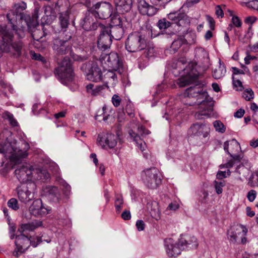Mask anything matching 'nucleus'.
Here are the masks:
<instances>
[{
  "label": "nucleus",
  "mask_w": 258,
  "mask_h": 258,
  "mask_svg": "<svg viewBox=\"0 0 258 258\" xmlns=\"http://www.w3.org/2000/svg\"><path fill=\"white\" fill-rule=\"evenodd\" d=\"M202 87L196 85L186 89L185 94L189 97L196 98V103L199 105V110L196 114L198 118H202V116H209L211 107L208 101V95L207 92Z\"/></svg>",
  "instance_id": "obj_1"
},
{
  "label": "nucleus",
  "mask_w": 258,
  "mask_h": 258,
  "mask_svg": "<svg viewBox=\"0 0 258 258\" xmlns=\"http://www.w3.org/2000/svg\"><path fill=\"white\" fill-rule=\"evenodd\" d=\"M93 7L95 11L89 13L84 18V24L83 25V27L85 30H89L94 29L95 25L98 24V23L93 22V20H90L93 16L95 17H98L101 19H105L111 16V5L109 3L105 2L98 3Z\"/></svg>",
  "instance_id": "obj_2"
},
{
  "label": "nucleus",
  "mask_w": 258,
  "mask_h": 258,
  "mask_svg": "<svg viewBox=\"0 0 258 258\" xmlns=\"http://www.w3.org/2000/svg\"><path fill=\"white\" fill-rule=\"evenodd\" d=\"M3 44H0V50L11 53L16 57L22 54L24 44L20 40L15 41V35L9 31H5L2 34Z\"/></svg>",
  "instance_id": "obj_3"
},
{
  "label": "nucleus",
  "mask_w": 258,
  "mask_h": 258,
  "mask_svg": "<svg viewBox=\"0 0 258 258\" xmlns=\"http://www.w3.org/2000/svg\"><path fill=\"white\" fill-rule=\"evenodd\" d=\"M41 242V238L39 237H33L26 236L22 234L16 236L15 240L16 248L13 251V255L18 257L20 254L24 253L30 245L33 247H36Z\"/></svg>",
  "instance_id": "obj_4"
},
{
  "label": "nucleus",
  "mask_w": 258,
  "mask_h": 258,
  "mask_svg": "<svg viewBox=\"0 0 258 258\" xmlns=\"http://www.w3.org/2000/svg\"><path fill=\"white\" fill-rule=\"evenodd\" d=\"M58 64V67L55 70V73L58 79L64 83L72 81L74 79V73L69 58L65 57Z\"/></svg>",
  "instance_id": "obj_5"
},
{
  "label": "nucleus",
  "mask_w": 258,
  "mask_h": 258,
  "mask_svg": "<svg viewBox=\"0 0 258 258\" xmlns=\"http://www.w3.org/2000/svg\"><path fill=\"white\" fill-rule=\"evenodd\" d=\"M0 153L3 154L5 157H9L11 162L15 164H18L22 159L26 158L28 156L26 151L14 149L9 143L0 145Z\"/></svg>",
  "instance_id": "obj_6"
},
{
  "label": "nucleus",
  "mask_w": 258,
  "mask_h": 258,
  "mask_svg": "<svg viewBox=\"0 0 258 258\" xmlns=\"http://www.w3.org/2000/svg\"><path fill=\"white\" fill-rule=\"evenodd\" d=\"M186 240L181 237L178 241L172 238H167L165 240L166 253L170 257H175L180 254L182 250L185 249Z\"/></svg>",
  "instance_id": "obj_7"
},
{
  "label": "nucleus",
  "mask_w": 258,
  "mask_h": 258,
  "mask_svg": "<svg viewBox=\"0 0 258 258\" xmlns=\"http://www.w3.org/2000/svg\"><path fill=\"white\" fill-rule=\"evenodd\" d=\"M146 41L139 32L131 34L125 42V48L129 52H137L144 49L146 47Z\"/></svg>",
  "instance_id": "obj_8"
},
{
  "label": "nucleus",
  "mask_w": 258,
  "mask_h": 258,
  "mask_svg": "<svg viewBox=\"0 0 258 258\" xmlns=\"http://www.w3.org/2000/svg\"><path fill=\"white\" fill-rule=\"evenodd\" d=\"M158 170L155 167L144 170L142 174V179L144 183L149 188H156L161 183L158 176Z\"/></svg>",
  "instance_id": "obj_9"
},
{
  "label": "nucleus",
  "mask_w": 258,
  "mask_h": 258,
  "mask_svg": "<svg viewBox=\"0 0 258 258\" xmlns=\"http://www.w3.org/2000/svg\"><path fill=\"white\" fill-rule=\"evenodd\" d=\"M247 232L248 229L245 226L237 224L231 228L229 233L230 240L233 242L244 244L247 242L246 236Z\"/></svg>",
  "instance_id": "obj_10"
},
{
  "label": "nucleus",
  "mask_w": 258,
  "mask_h": 258,
  "mask_svg": "<svg viewBox=\"0 0 258 258\" xmlns=\"http://www.w3.org/2000/svg\"><path fill=\"white\" fill-rule=\"evenodd\" d=\"M98 27L100 28L101 32L98 39V47L101 49L106 50L110 47L112 43L111 30L110 28L100 23H98Z\"/></svg>",
  "instance_id": "obj_11"
},
{
  "label": "nucleus",
  "mask_w": 258,
  "mask_h": 258,
  "mask_svg": "<svg viewBox=\"0 0 258 258\" xmlns=\"http://www.w3.org/2000/svg\"><path fill=\"white\" fill-rule=\"evenodd\" d=\"M210 132V126L203 123L197 122L192 124L188 130V136L192 137L207 138Z\"/></svg>",
  "instance_id": "obj_12"
},
{
  "label": "nucleus",
  "mask_w": 258,
  "mask_h": 258,
  "mask_svg": "<svg viewBox=\"0 0 258 258\" xmlns=\"http://www.w3.org/2000/svg\"><path fill=\"white\" fill-rule=\"evenodd\" d=\"M224 149L235 161L239 162L243 158L242 154H237L240 151L241 148L239 143L235 139L225 142Z\"/></svg>",
  "instance_id": "obj_13"
},
{
  "label": "nucleus",
  "mask_w": 258,
  "mask_h": 258,
  "mask_svg": "<svg viewBox=\"0 0 258 258\" xmlns=\"http://www.w3.org/2000/svg\"><path fill=\"white\" fill-rule=\"evenodd\" d=\"M102 72L97 62H89L86 64V78L93 82H99L102 79Z\"/></svg>",
  "instance_id": "obj_14"
},
{
  "label": "nucleus",
  "mask_w": 258,
  "mask_h": 258,
  "mask_svg": "<svg viewBox=\"0 0 258 258\" xmlns=\"http://www.w3.org/2000/svg\"><path fill=\"white\" fill-rule=\"evenodd\" d=\"M29 210L31 214L35 216H42L47 214L50 209L45 207L43 205L41 200L37 199L33 202L29 208Z\"/></svg>",
  "instance_id": "obj_15"
},
{
  "label": "nucleus",
  "mask_w": 258,
  "mask_h": 258,
  "mask_svg": "<svg viewBox=\"0 0 258 258\" xmlns=\"http://www.w3.org/2000/svg\"><path fill=\"white\" fill-rule=\"evenodd\" d=\"M117 137L112 134L98 136V142L103 148H113L117 144Z\"/></svg>",
  "instance_id": "obj_16"
},
{
  "label": "nucleus",
  "mask_w": 258,
  "mask_h": 258,
  "mask_svg": "<svg viewBox=\"0 0 258 258\" xmlns=\"http://www.w3.org/2000/svg\"><path fill=\"white\" fill-rule=\"evenodd\" d=\"M138 9L141 14L149 16L154 15L157 12L156 8L150 5L145 0H138Z\"/></svg>",
  "instance_id": "obj_17"
},
{
  "label": "nucleus",
  "mask_w": 258,
  "mask_h": 258,
  "mask_svg": "<svg viewBox=\"0 0 258 258\" xmlns=\"http://www.w3.org/2000/svg\"><path fill=\"white\" fill-rule=\"evenodd\" d=\"M31 171L30 180H45L49 178V174L46 170L40 168L36 165H31Z\"/></svg>",
  "instance_id": "obj_18"
},
{
  "label": "nucleus",
  "mask_w": 258,
  "mask_h": 258,
  "mask_svg": "<svg viewBox=\"0 0 258 258\" xmlns=\"http://www.w3.org/2000/svg\"><path fill=\"white\" fill-rule=\"evenodd\" d=\"M53 49L58 54H63L71 52V47L67 41H62L56 38L53 40Z\"/></svg>",
  "instance_id": "obj_19"
},
{
  "label": "nucleus",
  "mask_w": 258,
  "mask_h": 258,
  "mask_svg": "<svg viewBox=\"0 0 258 258\" xmlns=\"http://www.w3.org/2000/svg\"><path fill=\"white\" fill-rule=\"evenodd\" d=\"M31 165H23L19 169H17L15 172L19 180L25 182L30 180L31 176Z\"/></svg>",
  "instance_id": "obj_20"
},
{
  "label": "nucleus",
  "mask_w": 258,
  "mask_h": 258,
  "mask_svg": "<svg viewBox=\"0 0 258 258\" xmlns=\"http://www.w3.org/2000/svg\"><path fill=\"white\" fill-rule=\"evenodd\" d=\"M198 75L190 73L186 76L179 78L177 84L180 87H183L190 84L196 83L198 79Z\"/></svg>",
  "instance_id": "obj_21"
},
{
  "label": "nucleus",
  "mask_w": 258,
  "mask_h": 258,
  "mask_svg": "<svg viewBox=\"0 0 258 258\" xmlns=\"http://www.w3.org/2000/svg\"><path fill=\"white\" fill-rule=\"evenodd\" d=\"M114 3L117 11L121 13L128 12L132 4V0H114Z\"/></svg>",
  "instance_id": "obj_22"
},
{
  "label": "nucleus",
  "mask_w": 258,
  "mask_h": 258,
  "mask_svg": "<svg viewBox=\"0 0 258 258\" xmlns=\"http://www.w3.org/2000/svg\"><path fill=\"white\" fill-rule=\"evenodd\" d=\"M168 17L169 19L179 26H184L186 24V16L183 13H170Z\"/></svg>",
  "instance_id": "obj_23"
},
{
  "label": "nucleus",
  "mask_w": 258,
  "mask_h": 258,
  "mask_svg": "<svg viewBox=\"0 0 258 258\" xmlns=\"http://www.w3.org/2000/svg\"><path fill=\"white\" fill-rule=\"evenodd\" d=\"M17 194L19 200L24 203H27L33 198L31 191L26 187L19 188Z\"/></svg>",
  "instance_id": "obj_24"
},
{
  "label": "nucleus",
  "mask_w": 258,
  "mask_h": 258,
  "mask_svg": "<svg viewBox=\"0 0 258 258\" xmlns=\"http://www.w3.org/2000/svg\"><path fill=\"white\" fill-rule=\"evenodd\" d=\"M106 87H107L106 85H95L90 83L86 86V89L88 94L92 96H96L99 94Z\"/></svg>",
  "instance_id": "obj_25"
},
{
  "label": "nucleus",
  "mask_w": 258,
  "mask_h": 258,
  "mask_svg": "<svg viewBox=\"0 0 258 258\" xmlns=\"http://www.w3.org/2000/svg\"><path fill=\"white\" fill-rule=\"evenodd\" d=\"M102 58L104 60L106 59L108 63V65L110 67H115L118 64V56L116 53L111 52L108 54H105L104 56L102 57Z\"/></svg>",
  "instance_id": "obj_26"
},
{
  "label": "nucleus",
  "mask_w": 258,
  "mask_h": 258,
  "mask_svg": "<svg viewBox=\"0 0 258 258\" xmlns=\"http://www.w3.org/2000/svg\"><path fill=\"white\" fill-rule=\"evenodd\" d=\"M130 136L134 139V141L136 143L138 147L142 151H144L145 149L146 144L141 139L140 136L134 133L132 130L129 131Z\"/></svg>",
  "instance_id": "obj_27"
},
{
  "label": "nucleus",
  "mask_w": 258,
  "mask_h": 258,
  "mask_svg": "<svg viewBox=\"0 0 258 258\" xmlns=\"http://www.w3.org/2000/svg\"><path fill=\"white\" fill-rule=\"evenodd\" d=\"M37 226L33 223L23 224L18 228V231L21 234L26 233L28 231H32L34 230Z\"/></svg>",
  "instance_id": "obj_28"
},
{
  "label": "nucleus",
  "mask_w": 258,
  "mask_h": 258,
  "mask_svg": "<svg viewBox=\"0 0 258 258\" xmlns=\"http://www.w3.org/2000/svg\"><path fill=\"white\" fill-rule=\"evenodd\" d=\"M69 12L67 10L64 13H61L59 16V21L62 28H66L69 24Z\"/></svg>",
  "instance_id": "obj_29"
},
{
  "label": "nucleus",
  "mask_w": 258,
  "mask_h": 258,
  "mask_svg": "<svg viewBox=\"0 0 258 258\" xmlns=\"http://www.w3.org/2000/svg\"><path fill=\"white\" fill-rule=\"evenodd\" d=\"M226 72L223 67H219L213 71L212 75L215 79H219L225 75Z\"/></svg>",
  "instance_id": "obj_30"
},
{
  "label": "nucleus",
  "mask_w": 258,
  "mask_h": 258,
  "mask_svg": "<svg viewBox=\"0 0 258 258\" xmlns=\"http://www.w3.org/2000/svg\"><path fill=\"white\" fill-rule=\"evenodd\" d=\"M186 41L184 38L182 36H180L172 42L171 44V48L173 50H176L179 47H180L182 45L186 43Z\"/></svg>",
  "instance_id": "obj_31"
},
{
  "label": "nucleus",
  "mask_w": 258,
  "mask_h": 258,
  "mask_svg": "<svg viewBox=\"0 0 258 258\" xmlns=\"http://www.w3.org/2000/svg\"><path fill=\"white\" fill-rule=\"evenodd\" d=\"M184 239L186 240L185 244L186 246H185V248H196L198 246V243L197 238L194 237H187L185 238L183 237Z\"/></svg>",
  "instance_id": "obj_32"
},
{
  "label": "nucleus",
  "mask_w": 258,
  "mask_h": 258,
  "mask_svg": "<svg viewBox=\"0 0 258 258\" xmlns=\"http://www.w3.org/2000/svg\"><path fill=\"white\" fill-rule=\"evenodd\" d=\"M49 195L53 197L52 200L54 201H58L60 199V192L57 187L53 186L51 187L49 189Z\"/></svg>",
  "instance_id": "obj_33"
},
{
  "label": "nucleus",
  "mask_w": 258,
  "mask_h": 258,
  "mask_svg": "<svg viewBox=\"0 0 258 258\" xmlns=\"http://www.w3.org/2000/svg\"><path fill=\"white\" fill-rule=\"evenodd\" d=\"M4 117L9 120L10 123L13 126H17L18 125V122L16 119L14 117L13 115L8 111H6L4 113Z\"/></svg>",
  "instance_id": "obj_34"
},
{
  "label": "nucleus",
  "mask_w": 258,
  "mask_h": 258,
  "mask_svg": "<svg viewBox=\"0 0 258 258\" xmlns=\"http://www.w3.org/2000/svg\"><path fill=\"white\" fill-rule=\"evenodd\" d=\"M123 199L121 196L117 195L115 201V207L117 213H119L122 208Z\"/></svg>",
  "instance_id": "obj_35"
},
{
  "label": "nucleus",
  "mask_w": 258,
  "mask_h": 258,
  "mask_svg": "<svg viewBox=\"0 0 258 258\" xmlns=\"http://www.w3.org/2000/svg\"><path fill=\"white\" fill-rule=\"evenodd\" d=\"M228 12L229 13V15L232 16L231 22L233 26L237 28L240 27L242 25V22L240 19L237 16H233V12L232 11L229 10Z\"/></svg>",
  "instance_id": "obj_36"
},
{
  "label": "nucleus",
  "mask_w": 258,
  "mask_h": 258,
  "mask_svg": "<svg viewBox=\"0 0 258 258\" xmlns=\"http://www.w3.org/2000/svg\"><path fill=\"white\" fill-rule=\"evenodd\" d=\"M8 206L15 211H17L19 209L18 201L15 198H11L8 201Z\"/></svg>",
  "instance_id": "obj_37"
},
{
  "label": "nucleus",
  "mask_w": 258,
  "mask_h": 258,
  "mask_svg": "<svg viewBox=\"0 0 258 258\" xmlns=\"http://www.w3.org/2000/svg\"><path fill=\"white\" fill-rule=\"evenodd\" d=\"M213 125L216 131L221 133H223L225 132L226 128L221 121L216 120L214 122Z\"/></svg>",
  "instance_id": "obj_38"
},
{
  "label": "nucleus",
  "mask_w": 258,
  "mask_h": 258,
  "mask_svg": "<svg viewBox=\"0 0 258 258\" xmlns=\"http://www.w3.org/2000/svg\"><path fill=\"white\" fill-rule=\"evenodd\" d=\"M242 97L246 100L250 101L254 97V93L252 89H247L244 90L242 93Z\"/></svg>",
  "instance_id": "obj_39"
},
{
  "label": "nucleus",
  "mask_w": 258,
  "mask_h": 258,
  "mask_svg": "<svg viewBox=\"0 0 258 258\" xmlns=\"http://www.w3.org/2000/svg\"><path fill=\"white\" fill-rule=\"evenodd\" d=\"M27 8V5L24 2L17 4L14 5V8L17 14H21Z\"/></svg>",
  "instance_id": "obj_40"
},
{
  "label": "nucleus",
  "mask_w": 258,
  "mask_h": 258,
  "mask_svg": "<svg viewBox=\"0 0 258 258\" xmlns=\"http://www.w3.org/2000/svg\"><path fill=\"white\" fill-rule=\"evenodd\" d=\"M158 26L160 29H165L170 27V23L163 19L159 21Z\"/></svg>",
  "instance_id": "obj_41"
},
{
  "label": "nucleus",
  "mask_w": 258,
  "mask_h": 258,
  "mask_svg": "<svg viewBox=\"0 0 258 258\" xmlns=\"http://www.w3.org/2000/svg\"><path fill=\"white\" fill-rule=\"evenodd\" d=\"M225 185V182L223 181H215V187L216 189V192L218 194H220L222 192L223 189L222 187Z\"/></svg>",
  "instance_id": "obj_42"
},
{
  "label": "nucleus",
  "mask_w": 258,
  "mask_h": 258,
  "mask_svg": "<svg viewBox=\"0 0 258 258\" xmlns=\"http://www.w3.org/2000/svg\"><path fill=\"white\" fill-rule=\"evenodd\" d=\"M154 6H163L169 3L171 0H149Z\"/></svg>",
  "instance_id": "obj_43"
},
{
  "label": "nucleus",
  "mask_w": 258,
  "mask_h": 258,
  "mask_svg": "<svg viewBox=\"0 0 258 258\" xmlns=\"http://www.w3.org/2000/svg\"><path fill=\"white\" fill-rule=\"evenodd\" d=\"M246 6L248 8L258 11V0H250L246 3Z\"/></svg>",
  "instance_id": "obj_44"
},
{
  "label": "nucleus",
  "mask_w": 258,
  "mask_h": 258,
  "mask_svg": "<svg viewBox=\"0 0 258 258\" xmlns=\"http://www.w3.org/2000/svg\"><path fill=\"white\" fill-rule=\"evenodd\" d=\"M256 195V191L253 189H251L247 193V198L249 202H252L255 199Z\"/></svg>",
  "instance_id": "obj_45"
},
{
  "label": "nucleus",
  "mask_w": 258,
  "mask_h": 258,
  "mask_svg": "<svg viewBox=\"0 0 258 258\" xmlns=\"http://www.w3.org/2000/svg\"><path fill=\"white\" fill-rule=\"evenodd\" d=\"M257 18L254 16H248L244 19V23L249 25V28H251L252 25L256 21Z\"/></svg>",
  "instance_id": "obj_46"
},
{
  "label": "nucleus",
  "mask_w": 258,
  "mask_h": 258,
  "mask_svg": "<svg viewBox=\"0 0 258 258\" xmlns=\"http://www.w3.org/2000/svg\"><path fill=\"white\" fill-rule=\"evenodd\" d=\"M112 102L115 107H118L121 102V99L119 96L115 94L112 97Z\"/></svg>",
  "instance_id": "obj_47"
},
{
  "label": "nucleus",
  "mask_w": 258,
  "mask_h": 258,
  "mask_svg": "<svg viewBox=\"0 0 258 258\" xmlns=\"http://www.w3.org/2000/svg\"><path fill=\"white\" fill-rule=\"evenodd\" d=\"M233 84L235 87L237 88L238 90H241L243 89L241 82L239 80H235L234 77H233Z\"/></svg>",
  "instance_id": "obj_48"
},
{
  "label": "nucleus",
  "mask_w": 258,
  "mask_h": 258,
  "mask_svg": "<svg viewBox=\"0 0 258 258\" xmlns=\"http://www.w3.org/2000/svg\"><path fill=\"white\" fill-rule=\"evenodd\" d=\"M215 13L218 18H222L224 15L222 9L220 6H217L215 8Z\"/></svg>",
  "instance_id": "obj_49"
},
{
  "label": "nucleus",
  "mask_w": 258,
  "mask_h": 258,
  "mask_svg": "<svg viewBox=\"0 0 258 258\" xmlns=\"http://www.w3.org/2000/svg\"><path fill=\"white\" fill-rule=\"evenodd\" d=\"M136 227L139 231H143L145 229V223L142 220H138L136 222Z\"/></svg>",
  "instance_id": "obj_50"
},
{
  "label": "nucleus",
  "mask_w": 258,
  "mask_h": 258,
  "mask_svg": "<svg viewBox=\"0 0 258 258\" xmlns=\"http://www.w3.org/2000/svg\"><path fill=\"white\" fill-rule=\"evenodd\" d=\"M234 161H235V160L232 158V160H229L227 163H226L223 165H221L220 167L221 168H230L233 166L234 163Z\"/></svg>",
  "instance_id": "obj_51"
},
{
  "label": "nucleus",
  "mask_w": 258,
  "mask_h": 258,
  "mask_svg": "<svg viewBox=\"0 0 258 258\" xmlns=\"http://www.w3.org/2000/svg\"><path fill=\"white\" fill-rule=\"evenodd\" d=\"M138 132L142 135H148L150 133V131L146 130L144 126H141L138 127Z\"/></svg>",
  "instance_id": "obj_52"
},
{
  "label": "nucleus",
  "mask_w": 258,
  "mask_h": 258,
  "mask_svg": "<svg viewBox=\"0 0 258 258\" xmlns=\"http://www.w3.org/2000/svg\"><path fill=\"white\" fill-rule=\"evenodd\" d=\"M244 113H245L244 110L240 108L234 113V117H237V118H241L243 116Z\"/></svg>",
  "instance_id": "obj_53"
},
{
  "label": "nucleus",
  "mask_w": 258,
  "mask_h": 258,
  "mask_svg": "<svg viewBox=\"0 0 258 258\" xmlns=\"http://www.w3.org/2000/svg\"><path fill=\"white\" fill-rule=\"evenodd\" d=\"M207 20L210 24V27L211 28V29L214 30L215 27V21L214 19L209 16H207Z\"/></svg>",
  "instance_id": "obj_54"
},
{
  "label": "nucleus",
  "mask_w": 258,
  "mask_h": 258,
  "mask_svg": "<svg viewBox=\"0 0 258 258\" xmlns=\"http://www.w3.org/2000/svg\"><path fill=\"white\" fill-rule=\"evenodd\" d=\"M30 54L32 58L33 59L42 60V58H43L40 54L35 53L34 52L31 51Z\"/></svg>",
  "instance_id": "obj_55"
},
{
  "label": "nucleus",
  "mask_w": 258,
  "mask_h": 258,
  "mask_svg": "<svg viewBox=\"0 0 258 258\" xmlns=\"http://www.w3.org/2000/svg\"><path fill=\"white\" fill-rule=\"evenodd\" d=\"M121 217L125 220H129L131 218V214L129 211H124L121 214Z\"/></svg>",
  "instance_id": "obj_56"
},
{
  "label": "nucleus",
  "mask_w": 258,
  "mask_h": 258,
  "mask_svg": "<svg viewBox=\"0 0 258 258\" xmlns=\"http://www.w3.org/2000/svg\"><path fill=\"white\" fill-rule=\"evenodd\" d=\"M178 208H179V206L177 203H172L168 205V206L167 207V209H168L169 210L175 211V210L178 209Z\"/></svg>",
  "instance_id": "obj_57"
},
{
  "label": "nucleus",
  "mask_w": 258,
  "mask_h": 258,
  "mask_svg": "<svg viewBox=\"0 0 258 258\" xmlns=\"http://www.w3.org/2000/svg\"><path fill=\"white\" fill-rule=\"evenodd\" d=\"M226 171H219L217 174V178L219 179H222L224 177H226Z\"/></svg>",
  "instance_id": "obj_58"
},
{
  "label": "nucleus",
  "mask_w": 258,
  "mask_h": 258,
  "mask_svg": "<svg viewBox=\"0 0 258 258\" xmlns=\"http://www.w3.org/2000/svg\"><path fill=\"white\" fill-rule=\"evenodd\" d=\"M233 73L234 75H238V74H244V71L239 70L236 67L232 68Z\"/></svg>",
  "instance_id": "obj_59"
},
{
  "label": "nucleus",
  "mask_w": 258,
  "mask_h": 258,
  "mask_svg": "<svg viewBox=\"0 0 258 258\" xmlns=\"http://www.w3.org/2000/svg\"><path fill=\"white\" fill-rule=\"evenodd\" d=\"M213 37V33L211 30H208L206 32L205 35V38L206 40H210Z\"/></svg>",
  "instance_id": "obj_60"
},
{
  "label": "nucleus",
  "mask_w": 258,
  "mask_h": 258,
  "mask_svg": "<svg viewBox=\"0 0 258 258\" xmlns=\"http://www.w3.org/2000/svg\"><path fill=\"white\" fill-rule=\"evenodd\" d=\"M246 214H247V215L250 217H252L253 216H254V211H252L251 210V208L250 207H247L246 209Z\"/></svg>",
  "instance_id": "obj_61"
},
{
  "label": "nucleus",
  "mask_w": 258,
  "mask_h": 258,
  "mask_svg": "<svg viewBox=\"0 0 258 258\" xmlns=\"http://www.w3.org/2000/svg\"><path fill=\"white\" fill-rule=\"evenodd\" d=\"M250 145L254 148L258 147V138L250 142Z\"/></svg>",
  "instance_id": "obj_62"
},
{
  "label": "nucleus",
  "mask_w": 258,
  "mask_h": 258,
  "mask_svg": "<svg viewBox=\"0 0 258 258\" xmlns=\"http://www.w3.org/2000/svg\"><path fill=\"white\" fill-rule=\"evenodd\" d=\"M65 112L61 111L55 114L54 116L56 118H59L60 117H63L65 116Z\"/></svg>",
  "instance_id": "obj_63"
},
{
  "label": "nucleus",
  "mask_w": 258,
  "mask_h": 258,
  "mask_svg": "<svg viewBox=\"0 0 258 258\" xmlns=\"http://www.w3.org/2000/svg\"><path fill=\"white\" fill-rule=\"evenodd\" d=\"M250 109L256 112L258 111V106L255 103H252L250 106Z\"/></svg>",
  "instance_id": "obj_64"
}]
</instances>
